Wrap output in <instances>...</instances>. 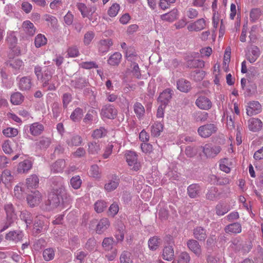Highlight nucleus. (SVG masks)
Returning <instances> with one entry per match:
<instances>
[{"label": "nucleus", "mask_w": 263, "mask_h": 263, "mask_svg": "<svg viewBox=\"0 0 263 263\" xmlns=\"http://www.w3.org/2000/svg\"><path fill=\"white\" fill-rule=\"evenodd\" d=\"M54 71V66L45 67V69L39 80L42 82L43 87H47L48 90H55L60 85L57 76L52 77Z\"/></svg>", "instance_id": "1"}, {"label": "nucleus", "mask_w": 263, "mask_h": 263, "mask_svg": "<svg viewBox=\"0 0 263 263\" xmlns=\"http://www.w3.org/2000/svg\"><path fill=\"white\" fill-rule=\"evenodd\" d=\"M65 194V190L62 185L59 187V189L54 190L49 195L48 207H47L46 209L49 210L57 207L60 203L61 200L63 199Z\"/></svg>", "instance_id": "2"}, {"label": "nucleus", "mask_w": 263, "mask_h": 263, "mask_svg": "<svg viewBox=\"0 0 263 263\" xmlns=\"http://www.w3.org/2000/svg\"><path fill=\"white\" fill-rule=\"evenodd\" d=\"M126 161L131 170L138 171L141 168V164L138 161V155L135 152L127 151L125 153Z\"/></svg>", "instance_id": "3"}, {"label": "nucleus", "mask_w": 263, "mask_h": 263, "mask_svg": "<svg viewBox=\"0 0 263 263\" xmlns=\"http://www.w3.org/2000/svg\"><path fill=\"white\" fill-rule=\"evenodd\" d=\"M5 210L7 215V220L1 231H4L8 229L16 219L17 216L14 212L13 205L9 203L5 205Z\"/></svg>", "instance_id": "4"}, {"label": "nucleus", "mask_w": 263, "mask_h": 263, "mask_svg": "<svg viewBox=\"0 0 263 263\" xmlns=\"http://www.w3.org/2000/svg\"><path fill=\"white\" fill-rule=\"evenodd\" d=\"M202 152L205 156L208 158L215 157L221 151V148L219 145L208 143L201 146Z\"/></svg>", "instance_id": "5"}, {"label": "nucleus", "mask_w": 263, "mask_h": 263, "mask_svg": "<svg viewBox=\"0 0 263 263\" xmlns=\"http://www.w3.org/2000/svg\"><path fill=\"white\" fill-rule=\"evenodd\" d=\"M217 127L214 124H207L200 126L198 129L199 135L202 138H208L217 130Z\"/></svg>", "instance_id": "6"}, {"label": "nucleus", "mask_w": 263, "mask_h": 263, "mask_svg": "<svg viewBox=\"0 0 263 263\" xmlns=\"http://www.w3.org/2000/svg\"><path fill=\"white\" fill-rule=\"evenodd\" d=\"M206 21L202 18H199L187 26V29L189 31H200L205 29L207 26Z\"/></svg>", "instance_id": "7"}, {"label": "nucleus", "mask_w": 263, "mask_h": 263, "mask_svg": "<svg viewBox=\"0 0 263 263\" xmlns=\"http://www.w3.org/2000/svg\"><path fill=\"white\" fill-rule=\"evenodd\" d=\"M117 114V110L111 105H106L103 106L101 115L103 118L114 119Z\"/></svg>", "instance_id": "8"}, {"label": "nucleus", "mask_w": 263, "mask_h": 263, "mask_svg": "<svg viewBox=\"0 0 263 263\" xmlns=\"http://www.w3.org/2000/svg\"><path fill=\"white\" fill-rule=\"evenodd\" d=\"M260 55V50L256 46L250 47L246 54L247 60L251 63L255 62Z\"/></svg>", "instance_id": "9"}, {"label": "nucleus", "mask_w": 263, "mask_h": 263, "mask_svg": "<svg viewBox=\"0 0 263 263\" xmlns=\"http://www.w3.org/2000/svg\"><path fill=\"white\" fill-rule=\"evenodd\" d=\"M247 114L252 116L258 114L261 111V105L258 101H252L248 103L247 108Z\"/></svg>", "instance_id": "10"}, {"label": "nucleus", "mask_w": 263, "mask_h": 263, "mask_svg": "<svg viewBox=\"0 0 263 263\" xmlns=\"http://www.w3.org/2000/svg\"><path fill=\"white\" fill-rule=\"evenodd\" d=\"M41 198V194L39 191H35L27 196L28 204L31 207L36 206L40 203Z\"/></svg>", "instance_id": "11"}, {"label": "nucleus", "mask_w": 263, "mask_h": 263, "mask_svg": "<svg viewBox=\"0 0 263 263\" xmlns=\"http://www.w3.org/2000/svg\"><path fill=\"white\" fill-rule=\"evenodd\" d=\"M262 127V122L258 118H252L248 121V127L252 132H257L260 130Z\"/></svg>", "instance_id": "12"}, {"label": "nucleus", "mask_w": 263, "mask_h": 263, "mask_svg": "<svg viewBox=\"0 0 263 263\" xmlns=\"http://www.w3.org/2000/svg\"><path fill=\"white\" fill-rule=\"evenodd\" d=\"M195 104L200 109L208 110L212 107L211 101L205 96H200L196 100Z\"/></svg>", "instance_id": "13"}, {"label": "nucleus", "mask_w": 263, "mask_h": 263, "mask_svg": "<svg viewBox=\"0 0 263 263\" xmlns=\"http://www.w3.org/2000/svg\"><path fill=\"white\" fill-rule=\"evenodd\" d=\"M188 248L197 256L201 254V249L199 242L195 239H190L187 241Z\"/></svg>", "instance_id": "14"}, {"label": "nucleus", "mask_w": 263, "mask_h": 263, "mask_svg": "<svg viewBox=\"0 0 263 263\" xmlns=\"http://www.w3.org/2000/svg\"><path fill=\"white\" fill-rule=\"evenodd\" d=\"M109 226L110 222L107 218H102L96 226V232L99 234H102L109 228Z\"/></svg>", "instance_id": "15"}, {"label": "nucleus", "mask_w": 263, "mask_h": 263, "mask_svg": "<svg viewBox=\"0 0 263 263\" xmlns=\"http://www.w3.org/2000/svg\"><path fill=\"white\" fill-rule=\"evenodd\" d=\"M179 12L177 9H173L168 13L160 15L162 21L172 22L178 17Z\"/></svg>", "instance_id": "16"}, {"label": "nucleus", "mask_w": 263, "mask_h": 263, "mask_svg": "<svg viewBox=\"0 0 263 263\" xmlns=\"http://www.w3.org/2000/svg\"><path fill=\"white\" fill-rule=\"evenodd\" d=\"M177 89L181 92H187L192 88L191 83L185 79H181L177 82Z\"/></svg>", "instance_id": "17"}, {"label": "nucleus", "mask_w": 263, "mask_h": 263, "mask_svg": "<svg viewBox=\"0 0 263 263\" xmlns=\"http://www.w3.org/2000/svg\"><path fill=\"white\" fill-rule=\"evenodd\" d=\"M44 130L43 125L39 122L33 123L29 126L30 133L34 136L40 135Z\"/></svg>", "instance_id": "18"}, {"label": "nucleus", "mask_w": 263, "mask_h": 263, "mask_svg": "<svg viewBox=\"0 0 263 263\" xmlns=\"http://www.w3.org/2000/svg\"><path fill=\"white\" fill-rule=\"evenodd\" d=\"M32 166V163L29 160H25L20 162L17 165V171L19 173H27Z\"/></svg>", "instance_id": "19"}, {"label": "nucleus", "mask_w": 263, "mask_h": 263, "mask_svg": "<svg viewBox=\"0 0 263 263\" xmlns=\"http://www.w3.org/2000/svg\"><path fill=\"white\" fill-rule=\"evenodd\" d=\"M23 234L21 231H10L6 235L5 238L9 241L17 242L22 240Z\"/></svg>", "instance_id": "20"}, {"label": "nucleus", "mask_w": 263, "mask_h": 263, "mask_svg": "<svg viewBox=\"0 0 263 263\" xmlns=\"http://www.w3.org/2000/svg\"><path fill=\"white\" fill-rule=\"evenodd\" d=\"M18 87L22 91L29 90L32 86L31 80L30 77H24L20 79L18 84Z\"/></svg>", "instance_id": "21"}, {"label": "nucleus", "mask_w": 263, "mask_h": 263, "mask_svg": "<svg viewBox=\"0 0 263 263\" xmlns=\"http://www.w3.org/2000/svg\"><path fill=\"white\" fill-rule=\"evenodd\" d=\"M193 235L196 239L199 241H204L206 238V230L201 227H197L193 230Z\"/></svg>", "instance_id": "22"}, {"label": "nucleus", "mask_w": 263, "mask_h": 263, "mask_svg": "<svg viewBox=\"0 0 263 263\" xmlns=\"http://www.w3.org/2000/svg\"><path fill=\"white\" fill-rule=\"evenodd\" d=\"M173 91L170 89H166L160 93L158 100L162 104L166 105L172 98Z\"/></svg>", "instance_id": "23"}, {"label": "nucleus", "mask_w": 263, "mask_h": 263, "mask_svg": "<svg viewBox=\"0 0 263 263\" xmlns=\"http://www.w3.org/2000/svg\"><path fill=\"white\" fill-rule=\"evenodd\" d=\"M201 188L198 184H192L187 187V194L190 197L195 198L199 196Z\"/></svg>", "instance_id": "24"}, {"label": "nucleus", "mask_w": 263, "mask_h": 263, "mask_svg": "<svg viewBox=\"0 0 263 263\" xmlns=\"http://www.w3.org/2000/svg\"><path fill=\"white\" fill-rule=\"evenodd\" d=\"M39 179L35 174L29 176L26 180V184L28 189H35L38 187Z\"/></svg>", "instance_id": "25"}, {"label": "nucleus", "mask_w": 263, "mask_h": 263, "mask_svg": "<svg viewBox=\"0 0 263 263\" xmlns=\"http://www.w3.org/2000/svg\"><path fill=\"white\" fill-rule=\"evenodd\" d=\"M120 180L116 176H114L112 179L105 184L104 188L108 192L115 190L119 184Z\"/></svg>", "instance_id": "26"}, {"label": "nucleus", "mask_w": 263, "mask_h": 263, "mask_svg": "<svg viewBox=\"0 0 263 263\" xmlns=\"http://www.w3.org/2000/svg\"><path fill=\"white\" fill-rule=\"evenodd\" d=\"M224 231L226 233L238 234L241 232V226L238 222L232 223L227 226Z\"/></svg>", "instance_id": "27"}, {"label": "nucleus", "mask_w": 263, "mask_h": 263, "mask_svg": "<svg viewBox=\"0 0 263 263\" xmlns=\"http://www.w3.org/2000/svg\"><path fill=\"white\" fill-rule=\"evenodd\" d=\"M112 45V41L110 39L102 40L99 43V50L101 53L106 52Z\"/></svg>", "instance_id": "28"}, {"label": "nucleus", "mask_w": 263, "mask_h": 263, "mask_svg": "<svg viewBox=\"0 0 263 263\" xmlns=\"http://www.w3.org/2000/svg\"><path fill=\"white\" fill-rule=\"evenodd\" d=\"M233 163L232 160L228 158H224L220 160L219 167L222 171L226 173H229L231 171V167Z\"/></svg>", "instance_id": "29"}, {"label": "nucleus", "mask_w": 263, "mask_h": 263, "mask_svg": "<svg viewBox=\"0 0 263 263\" xmlns=\"http://www.w3.org/2000/svg\"><path fill=\"white\" fill-rule=\"evenodd\" d=\"M88 152L91 155L98 154L102 147L101 143L96 141L88 143Z\"/></svg>", "instance_id": "30"}, {"label": "nucleus", "mask_w": 263, "mask_h": 263, "mask_svg": "<svg viewBox=\"0 0 263 263\" xmlns=\"http://www.w3.org/2000/svg\"><path fill=\"white\" fill-rule=\"evenodd\" d=\"M22 27L24 31L30 36L34 35L35 32V28L33 24L29 21H24Z\"/></svg>", "instance_id": "31"}, {"label": "nucleus", "mask_w": 263, "mask_h": 263, "mask_svg": "<svg viewBox=\"0 0 263 263\" xmlns=\"http://www.w3.org/2000/svg\"><path fill=\"white\" fill-rule=\"evenodd\" d=\"M163 258L166 260L170 261L174 259V251L172 246L164 247L162 251Z\"/></svg>", "instance_id": "32"}, {"label": "nucleus", "mask_w": 263, "mask_h": 263, "mask_svg": "<svg viewBox=\"0 0 263 263\" xmlns=\"http://www.w3.org/2000/svg\"><path fill=\"white\" fill-rule=\"evenodd\" d=\"M66 166L64 160L59 159L54 162L51 167V170L54 173L62 172Z\"/></svg>", "instance_id": "33"}, {"label": "nucleus", "mask_w": 263, "mask_h": 263, "mask_svg": "<svg viewBox=\"0 0 263 263\" xmlns=\"http://www.w3.org/2000/svg\"><path fill=\"white\" fill-rule=\"evenodd\" d=\"M84 113V111L82 108L77 107L72 111L70 118L73 122H79L81 120Z\"/></svg>", "instance_id": "34"}, {"label": "nucleus", "mask_w": 263, "mask_h": 263, "mask_svg": "<svg viewBox=\"0 0 263 263\" xmlns=\"http://www.w3.org/2000/svg\"><path fill=\"white\" fill-rule=\"evenodd\" d=\"M2 176L3 178V182L7 187H8L10 186V183L14 179L13 176L12 175L10 171L5 170L3 172Z\"/></svg>", "instance_id": "35"}, {"label": "nucleus", "mask_w": 263, "mask_h": 263, "mask_svg": "<svg viewBox=\"0 0 263 263\" xmlns=\"http://www.w3.org/2000/svg\"><path fill=\"white\" fill-rule=\"evenodd\" d=\"M163 125L160 122H155L151 126L152 135L154 137H158L163 131Z\"/></svg>", "instance_id": "36"}, {"label": "nucleus", "mask_w": 263, "mask_h": 263, "mask_svg": "<svg viewBox=\"0 0 263 263\" xmlns=\"http://www.w3.org/2000/svg\"><path fill=\"white\" fill-rule=\"evenodd\" d=\"M120 263H133V257L132 253L127 251L122 252L120 256Z\"/></svg>", "instance_id": "37"}, {"label": "nucleus", "mask_w": 263, "mask_h": 263, "mask_svg": "<svg viewBox=\"0 0 263 263\" xmlns=\"http://www.w3.org/2000/svg\"><path fill=\"white\" fill-rule=\"evenodd\" d=\"M122 55L119 52H115L108 59V63L111 66H117L121 62Z\"/></svg>", "instance_id": "38"}, {"label": "nucleus", "mask_w": 263, "mask_h": 263, "mask_svg": "<svg viewBox=\"0 0 263 263\" xmlns=\"http://www.w3.org/2000/svg\"><path fill=\"white\" fill-rule=\"evenodd\" d=\"M51 143L50 139L48 138H42L39 141L35 143L36 148L39 149H46Z\"/></svg>", "instance_id": "39"}, {"label": "nucleus", "mask_w": 263, "mask_h": 263, "mask_svg": "<svg viewBox=\"0 0 263 263\" xmlns=\"http://www.w3.org/2000/svg\"><path fill=\"white\" fill-rule=\"evenodd\" d=\"M82 142V138L79 135H73L67 140V143L69 146H78Z\"/></svg>", "instance_id": "40"}, {"label": "nucleus", "mask_w": 263, "mask_h": 263, "mask_svg": "<svg viewBox=\"0 0 263 263\" xmlns=\"http://www.w3.org/2000/svg\"><path fill=\"white\" fill-rule=\"evenodd\" d=\"M209 114L206 112L196 111L193 113L192 117L196 122H204L208 118Z\"/></svg>", "instance_id": "41"}, {"label": "nucleus", "mask_w": 263, "mask_h": 263, "mask_svg": "<svg viewBox=\"0 0 263 263\" xmlns=\"http://www.w3.org/2000/svg\"><path fill=\"white\" fill-rule=\"evenodd\" d=\"M54 255L55 250L52 248H47L43 252L44 259L47 261L52 260L54 258Z\"/></svg>", "instance_id": "42"}, {"label": "nucleus", "mask_w": 263, "mask_h": 263, "mask_svg": "<svg viewBox=\"0 0 263 263\" xmlns=\"http://www.w3.org/2000/svg\"><path fill=\"white\" fill-rule=\"evenodd\" d=\"M9 64L15 71L14 73H16L17 71L23 66V62L18 59H14L10 61Z\"/></svg>", "instance_id": "43"}, {"label": "nucleus", "mask_w": 263, "mask_h": 263, "mask_svg": "<svg viewBox=\"0 0 263 263\" xmlns=\"http://www.w3.org/2000/svg\"><path fill=\"white\" fill-rule=\"evenodd\" d=\"M218 189L215 187H211L206 194V198L210 200H214L219 196Z\"/></svg>", "instance_id": "44"}, {"label": "nucleus", "mask_w": 263, "mask_h": 263, "mask_svg": "<svg viewBox=\"0 0 263 263\" xmlns=\"http://www.w3.org/2000/svg\"><path fill=\"white\" fill-rule=\"evenodd\" d=\"M24 97L22 93L19 92H16L11 95L10 101L13 105H17L22 103Z\"/></svg>", "instance_id": "45"}, {"label": "nucleus", "mask_w": 263, "mask_h": 263, "mask_svg": "<svg viewBox=\"0 0 263 263\" xmlns=\"http://www.w3.org/2000/svg\"><path fill=\"white\" fill-rule=\"evenodd\" d=\"M134 108L135 113L136 114L137 117L139 119L142 118L145 112L143 106L140 103L136 102L134 104Z\"/></svg>", "instance_id": "46"}, {"label": "nucleus", "mask_w": 263, "mask_h": 263, "mask_svg": "<svg viewBox=\"0 0 263 263\" xmlns=\"http://www.w3.org/2000/svg\"><path fill=\"white\" fill-rule=\"evenodd\" d=\"M86 82L83 78H80L79 79L72 80L71 81V85L75 88L82 89L86 85Z\"/></svg>", "instance_id": "47"}, {"label": "nucleus", "mask_w": 263, "mask_h": 263, "mask_svg": "<svg viewBox=\"0 0 263 263\" xmlns=\"http://www.w3.org/2000/svg\"><path fill=\"white\" fill-rule=\"evenodd\" d=\"M215 210L217 215L222 216L228 213L230 209L226 205L219 203L216 206Z\"/></svg>", "instance_id": "48"}, {"label": "nucleus", "mask_w": 263, "mask_h": 263, "mask_svg": "<svg viewBox=\"0 0 263 263\" xmlns=\"http://www.w3.org/2000/svg\"><path fill=\"white\" fill-rule=\"evenodd\" d=\"M47 43V39L44 35L38 34L35 38L34 44L37 48L45 45Z\"/></svg>", "instance_id": "49"}, {"label": "nucleus", "mask_w": 263, "mask_h": 263, "mask_svg": "<svg viewBox=\"0 0 263 263\" xmlns=\"http://www.w3.org/2000/svg\"><path fill=\"white\" fill-rule=\"evenodd\" d=\"M20 216L21 219L25 222L27 227L31 224L32 221V216L30 213L26 211H23L21 213Z\"/></svg>", "instance_id": "50"}, {"label": "nucleus", "mask_w": 263, "mask_h": 263, "mask_svg": "<svg viewBox=\"0 0 263 263\" xmlns=\"http://www.w3.org/2000/svg\"><path fill=\"white\" fill-rule=\"evenodd\" d=\"M114 241L111 237L105 238L102 242V247L105 250H110L112 249Z\"/></svg>", "instance_id": "51"}, {"label": "nucleus", "mask_w": 263, "mask_h": 263, "mask_svg": "<svg viewBox=\"0 0 263 263\" xmlns=\"http://www.w3.org/2000/svg\"><path fill=\"white\" fill-rule=\"evenodd\" d=\"M160 244V239L157 237H153L148 240V247L152 250H156Z\"/></svg>", "instance_id": "52"}, {"label": "nucleus", "mask_w": 263, "mask_h": 263, "mask_svg": "<svg viewBox=\"0 0 263 263\" xmlns=\"http://www.w3.org/2000/svg\"><path fill=\"white\" fill-rule=\"evenodd\" d=\"M261 15V10L258 8L252 9L250 11V18L251 21L255 22Z\"/></svg>", "instance_id": "53"}, {"label": "nucleus", "mask_w": 263, "mask_h": 263, "mask_svg": "<svg viewBox=\"0 0 263 263\" xmlns=\"http://www.w3.org/2000/svg\"><path fill=\"white\" fill-rule=\"evenodd\" d=\"M3 134L7 137H13L18 134V130L16 128L8 127L3 130Z\"/></svg>", "instance_id": "54"}, {"label": "nucleus", "mask_w": 263, "mask_h": 263, "mask_svg": "<svg viewBox=\"0 0 263 263\" xmlns=\"http://www.w3.org/2000/svg\"><path fill=\"white\" fill-rule=\"evenodd\" d=\"M120 5L117 3L113 4L108 10V14L110 17L116 16L120 10Z\"/></svg>", "instance_id": "55"}, {"label": "nucleus", "mask_w": 263, "mask_h": 263, "mask_svg": "<svg viewBox=\"0 0 263 263\" xmlns=\"http://www.w3.org/2000/svg\"><path fill=\"white\" fill-rule=\"evenodd\" d=\"M106 135V130L103 127H100L93 130L92 137L93 138L99 139L104 137Z\"/></svg>", "instance_id": "56"}, {"label": "nucleus", "mask_w": 263, "mask_h": 263, "mask_svg": "<svg viewBox=\"0 0 263 263\" xmlns=\"http://www.w3.org/2000/svg\"><path fill=\"white\" fill-rule=\"evenodd\" d=\"M95 210L98 213L102 212L106 208V203L103 200H98L95 203Z\"/></svg>", "instance_id": "57"}, {"label": "nucleus", "mask_w": 263, "mask_h": 263, "mask_svg": "<svg viewBox=\"0 0 263 263\" xmlns=\"http://www.w3.org/2000/svg\"><path fill=\"white\" fill-rule=\"evenodd\" d=\"M95 35V33L91 31H89L85 33L83 39L84 44L85 45H89L94 38Z\"/></svg>", "instance_id": "58"}, {"label": "nucleus", "mask_w": 263, "mask_h": 263, "mask_svg": "<svg viewBox=\"0 0 263 263\" xmlns=\"http://www.w3.org/2000/svg\"><path fill=\"white\" fill-rule=\"evenodd\" d=\"M205 75V73L204 71L196 70L194 71L192 74L194 80L196 81H200L203 80Z\"/></svg>", "instance_id": "59"}, {"label": "nucleus", "mask_w": 263, "mask_h": 263, "mask_svg": "<svg viewBox=\"0 0 263 263\" xmlns=\"http://www.w3.org/2000/svg\"><path fill=\"white\" fill-rule=\"evenodd\" d=\"M82 181L79 176L73 177L70 180V184L74 189H79L81 185Z\"/></svg>", "instance_id": "60"}, {"label": "nucleus", "mask_w": 263, "mask_h": 263, "mask_svg": "<svg viewBox=\"0 0 263 263\" xmlns=\"http://www.w3.org/2000/svg\"><path fill=\"white\" fill-rule=\"evenodd\" d=\"M189 65L193 68H202L204 66L203 61L198 59H194L189 62Z\"/></svg>", "instance_id": "61"}, {"label": "nucleus", "mask_w": 263, "mask_h": 263, "mask_svg": "<svg viewBox=\"0 0 263 263\" xmlns=\"http://www.w3.org/2000/svg\"><path fill=\"white\" fill-rule=\"evenodd\" d=\"M2 148L5 154H10L13 152L11 148V142L9 140H5L2 144Z\"/></svg>", "instance_id": "62"}, {"label": "nucleus", "mask_w": 263, "mask_h": 263, "mask_svg": "<svg viewBox=\"0 0 263 263\" xmlns=\"http://www.w3.org/2000/svg\"><path fill=\"white\" fill-rule=\"evenodd\" d=\"M91 176L96 178H99L101 176V172L99 166L97 165H93L90 170Z\"/></svg>", "instance_id": "63"}, {"label": "nucleus", "mask_w": 263, "mask_h": 263, "mask_svg": "<svg viewBox=\"0 0 263 263\" xmlns=\"http://www.w3.org/2000/svg\"><path fill=\"white\" fill-rule=\"evenodd\" d=\"M190 257L186 252H182L178 259V263H189Z\"/></svg>", "instance_id": "64"}]
</instances>
